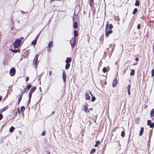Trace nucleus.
<instances>
[{"instance_id":"5fc2aeb1","label":"nucleus","mask_w":154,"mask_h":154,"mask_svg":"<svg viewBox=\"0 0 154 154\" xmlns=\"http://www.w3.org/2000/svg\"><path fill=\"white\" fill-rule=\"evenodd\" d=\"M128 95H130L131 94V93H130V91H128Z\"/></svg>"},{"instance_id":"4d7b16f0","label":"nucleus","mask_w":154,"mask_h":154,"mask_svg":"<svg viewBox=\"0 0 154 154\" xmlns=\"http://www.w3.org/2000/svg\"><path fill=\"white\" fill-rule=\"evenodd\" d=\"M2 97L1 96H0V102L2 100Z\"/></svg>"},{"instance_id":"72a5a7b5","label":"nucleus","mask_w":154,"mask_h":154,"mask_svg":"<svg viewBox=\"0 0 154 154\" xmlns=\"http://www.w3.org/2000/svg\"><path fill=\"white\" fill-rule=\"evenodd\" d=\"M151 75L152 77L154 76V69H152L151 72Z\"/></svg>"},{"instance_id":"7c9ffc66","label":"nucleus","mask_w":154,"mask_h":154,"mask_svg":"<svg viewBox=\"0 0 154 154\" xmlns=\"http://www.w3.org/2000/svg\"><path fill=\"white\" fill-rule=\"evenodd\" d=\"M103 71L104 73L106 72L107 71L106 68V67H104L103 69Z\"/></svg>"},{"instance_id":"0eeeda50","label":"nucleus","mask_w":154,"mask_h":154,"mask_svg":"<svg viewBox=\"0 0 154 154\" xmlns=\"http://www.w3.org/2000/svg\"><path fill=\"white\" fill-rule=\"evenodd\" d=\"M117 82L116 78H115L114 80H113L112 83V86L113 87H115L117 85Z\"/></svg>"},{"instance_id":"1a4fd4ad","label":"nucleus","mask_w":154,"mask_h":154,"mask_svg":"<svg viewBox=\"0 0 154 154\" xmlns=\"http://www.w3.org/2000/svg\"><path fill=\"white\" fill-rule=\"evenodd\" d=\"M108 22L106 24V27H108V29L111 30V29L113 28L112 24H108Z\"/></svg>"},{"instance_id":"bf43d9fd","label":"nucleus","mask_w":154,"mask_h":154,"mask_svg":"<svg viewBox=\"0 0 154 154\" xmlns=\"http://www.w3.org/2000/svg\"><path fill=\"white\" fill-rule=\"evenodd\" d=\"M153 54H154V46H153Z\"/></svg>"},{"instance_id":"2eb2a0df","label":"nucleus","mask_w":154,"mask_h":154,"mask_svg":"<svg viewBox=\"0 0 154 154\" xmlns=\"http://www.w3.org/2000/svg\"><path fill=\"white\" fill-rule=\"evenodd\" d=\"M11 50L12 52H14L15 53H17V52H18L19 53H20V52L19 51L20 50L19 49H17L16 50L11 49Z\"/></svg>"},{"instance_id":"f257e3e1","label":"nucleus","mask_w":154,"mask_h":154,"mask_svg":"<svg viewBox=\"0 0 154 154\" xmlns=\"http://www.w3.org/2000/svg\"><path fill=\"white\" fill-rule=\"evenodd\" d=\"M21 41L20 39H17L13 43L14 48H18L20 46Z\"/></svg>"},{"instance_id":"412c9836","label":"nucleus","mask_w":154,"mask_h":154,"mask_svg":"<svg viewBox=\"0 0 154 154\" xmlns=\"http://www.w3.org/2000/svg\"><path fill=\"white\" fill-rule=\"evenodd\" d=\"M74 36L75 37H76L78 36V33L77 31L76 30H75L74 31Z\"/></svg>"},{"instance_id":"338daca9","label":"nucleus","mask_w":154,"mask_h":154,"mask_svg":"<svg viewBox=\"0 0 154 154\" xmlns=\"http://www.w3.org/2000/svg\"><path fill=\"white\" fill-rule=\"evenodd\" d=\"M104 150H105V149H103V151H104Z\"/></svg>"},{"instance_id":"49530a36","label":"nucleus","mask_w":154,"mask_h":154,"mask_svg":"<svg viewBox=\"0 0 154 154\" xmlns=\"http://www.w3.org/2000/svg\"><path fill=\"white\" fill-rule=\"evenodd\" d=\"M17 111L19 113H20L21 111H20V110L19 108H17Z\"/></svg>"},{"instance_id":"37998d69","label":"nucleus","mask_w":154,"mask_h":154,"mask_svg":"<svg viewBox=\"0 0 154 154\" xmlns=\"http://www.w3.org/2000/svg\"><path fill=\"white\" fill-rule=\"evenodd\" d=\"M30 98H29L28 101L27 102V103H28V105L30 103Z\"/></svg>"},{"instance_id":"ea45409f","label":"nucleus","mask_w":154,"mask_h":154,"mask_svg":"<svg viewBox=\"0 0 154 154\" xmlns=\"http://www.w3.org/2000/svg\"><path fill=\"white\" fill-rule=\"evenodd\" d=\"M137 28L139 29H140V24H138L137 26Z\"/></svg>"},{"instance_id":"4be33fe9","label":"nucleus","mask_w":154,"mask_h":154,"mask_svg":"<svg viewBox=\"0 0 154 154\" xmlns=\"http://www.w3.org/2000/svg\"><path fill=\"white\" fill-rule=\"evenodd\" d=\"M135 71L134 69H132L131 70V72H130V75L131 76L133 75H134Z\"/></svg>"},{"instance_id":"6ab92c4d","label":"nucleus","mask_w":154,"mask_h":154,"mask_svg":"<svg viewBox=\"0 0 154 154\" xmlns=\"http://www.w3.org/2000/svg\"><path fill=\"white\" fill-rule=\"evenodd\" d=\"M90 94L91 95V96H92L91 99V101H94L96 99L95 97L93 95L91 94V92H90Z\"/></svg>"},{"instance_id":"f8f14e48","label":"nucleus","mask_w":154,"mask_h":154,"mask_svg":"<svg viewBox=\"0 0 154 154\" xmlns=\"http://www.w3.org/2000/svg\"><path fill=\"white\" fill-rule=\"evenodd\" d=\"M89 4L90 6L92 8L94 7V0H89Z\"/></svg>"},{"instance_id":"79ce46f5","label":"nucleus","mask_w":154,"mask_h":154,"mask_svg":"<svg viewBox=\"0 0 154 154\" xmlns=\"http://www.w3.org/2000/svg\"><path fill=\"white\" fill-rule=\"evenodd\" d=\"M3 118V115L2 113H0V120H1Z\"/></svg>"},{"instance_id":"052dcab7","label":"nucleus","mask_w":154,"mask_h":154,"mask_svg":"<svg viewBox=\"0 0 154 154\" xmlns=\"http://www.w3.org/2000/svg\"><path fill=\"white\" fill-rule=\"evenodd\" d=\"M23 38H24L23 37H21V39H22V40L23 39Z\"/></svg>"},{"instance_id":"a18cd8bd","label":"nucleus","mask_w":154,"mask_h":154,"mask_svg":"<svg viewBox=\"0 0 154 154\" xmlns=\"http://www.w3.org/2000/svg\"><path fill=\"white\" fill-rule=\"evenodd\" d=\"M38 39V36H36L35 37V38L34 40L36 41L37 42V40Z\"/></svg>"},{"instance_id":"9b49d317","label":"nucleus","mask_w":154,"mask_h":154,"mask_svg":"<svg viewBox=\"0 0 154 154\" xmlns=\"http://www.w3.org/2000/svg\"><path fill=\"white\" fill-rule=\"evenodd\" d=\"M36 89V87L33 86L32 88L30 90L29 92L32 93L34 92Z\"/></svg>"},{"instance_id":"5701e85b","label":"nucleus","mask_w":154,"mask_h":154,"mask_svg":"<svg viewBox=\"0 0 154 154\" xmlns=\"http://www.w3.org/2000/svg\"><path fill=\"white\" fill-rule=\"evenodd\" d=\"M14 127L13 126H12L9 129V131L11 133H12L13 132V131L14 130Z\"/></svg>"},{"instance_id":"3c124183","label":"nucleus","mask_w":154,"mask_h":154,"mask_svg":"<svg viewBox=\"0 0 154 154\" xmlns=\"http://www.w3.org/2000/svg\"><path fill=\"white\" fill-rule=\"evenodd\" d=\"M139 60V59L138 58V57H136L135 59V60L137 62Z\"/></svg>"},{"instance_id":"a878e982","label":"nucleus","mask_w":154,"mask_h":154,"mask_svg":"<svg viewBox=\"0 0 154 154\" xmlns=\"http://www.w3.org/2000/svg\"><path fill=\"white\" fill-rule=\"evenodd\" d=\"M100 144V142L99 140H98L96 142V144L94 146L95 147H97L98 146V145Z\"/></svg>"},{"instance_id":"0e129e2a","label":"nucleus","mask_w":154,"mask_h":154,"mask_svg":"<svg viewBox=\"0 0 154 154\" xmlns=\"http://www.w3.org/2000/svg\"><path fill=\"white\" fill-rule=\"evenodd\" d=\"M54 113V111H53V112H52V114H53V113Z\"/></svg>"},{"instance_id":"13d9d810","label":"nucleus","mask_w":154,"mask_h":154,"mask_svg":"<svg viewBox=\"0 0 154 154\" xmlns=\"http://www.w3.org/2000/svg\"><path fill=\"white\" fill-rule=\"evenodd\" d=\"M152 135V132H151V133L150 134V138L151 137V136Z\"/></svg>"},{"instance_id":"4c0bfd02","label":"nucleus","mask_w":154,"mask_h":154,"mask_svg":"<svg viewBox=\"0 0 154 154\" xmlns=\"http://www.w3.org/2000/svg\"><path fill=\"white\" fill-rule=\"evenodd\" d=\"M115 19L116 21L119 20V18L118 16H116L115 17Z\"/></svg>"},{"instance_id":"09e8293b","label":"nucleus","mask_w":154,"mask_h":154,"mask_svg":"<svg viewBox=\"0 0 154 154\" xmlns=\"http://www.w3.org/2000/svg\"><path fill=\"white\" fill-rule=\"evenodd\" d=\"M52 74V72L51 71H49V76H51V75Z\"/></svg>"},{"instance_id":"ddd939ff","label":"nucleus","mask_w":154,"mask_h":154,"mask_svg":"<svg viewBox=\"0 0 154 154\" xmlns=\"http://www.w3.org/2000/svg\"><path fill=\"white\" fill-rule=\"evenodd\" d=\"M86 100H90V97L88 93H86Z\"/></svg>"},{"instance_id":"774afa93","label":"nucleus","mask_w":154,"mask_h":154,"mask_svg":"<svg viewBox=\"0 0 154 154\" xmlns=\"http://www.w3.org/2000/svg\"><path fill=\"white\" fill-rule=\"evenodd\" d=\"M18 22L19 23V20H18Z\"/></svg>"},{"instance_id":"e433bc0d","label":"nucleus","mask_w":154,"mask_h":154,"mask_svg":"<svg viewBox=\"0 0 154 154\" xmlns=\"http://www.w3.org/2000/svg\"><path fill=\"white\" fill-rule=\"evenodd\" d=\"M36 42L33 40L32 42V44L33 45H35L36 44Z\"/></svg>"},{"instance_id":"6e6552de","label":"nucleus","mask_w":154,"mask_h":154,"mask_svg":"<svg viewBox=\"0 0 154 154\" xmlns=\"http://www.w3.org/2000/svg\"><path fill=\"white\" fill-rule=\"evenodd\" d=\"M82 110L84 111L86 113H87V111H88V108L87 107L86 105H84L82 107Z\"/></svg>"},{"instance_id":"864d4df0","label":"nucleus","mask_w":154,"mask_h":154,"mask_svg":"<svg viewBox=\"0 0 154 154\" xmlns=\"http://www.w3.org/2000/svg\"><path fill=\"white\" fill-rule=\"evenodd\" d=\"M46 154H50V152L49 151H47V153Z\"/></svg>"},{"instance_id":"c85d7f7f","label":"nucleus","mask_w":154,"mask_h":154,"mask_svg":"<svg viewBox=\"0 0 154 154\" xmlns=\"http://www.w3.org/2000/svg\"><path fill=\"white\" fill-rule=\"evenodd\" d=\"M25 107L23 106H21V107L20 108V111L23 112L25 110Z\"/></svg>"},{"instance_id":"f704fd0d","label":"nucleus","mask_w":154,"mask_h":154,"mask_svg":"<svg viewBox=\"0 0 154 154\" xmlns=\"http://www.w3.org/2000/svg\"><path fill=\"white\" fill-rule=\"evenodd\" d=\"M31 85L30 84L26 86V88L27 89H29L31 87Z\"/></svg>"},{"instance_id":"680f3d73","label":"nucleus","mask_w":154,"mask_h":154,"mask_svg":"<svg viewBox=\"0 0 154 154\" xmlns=\"http://www.w3.org/2000/svg\"><path fill=\"white\" fill-rule=\"evenodd\" d=\"M21 11L22 12V14H24L25 12L24 11Z\"/></svg>"},{"instance_id":"e2e57ef3","label":"nucleus","mask_w":154,"mask_h":154,"mask_svg":"<svg viewBox=\"0 0 154 154\" xmlns=\"http://www.w3.org/2000/svg\"><path fill=\"white\" fill-rule=\"evenodd\" d=\"M90 113V111L88 109V111H87V113Z\"/></svg>"},{"instance_id":"c9c22d12","label":"nucleus","mask_w":154,"mask_h":154,"mask_svg":"<svg viewBox=\"0 0 154 154\" xmlns=\"http://www.w3.org/2000/svg\"><path fill=\"white\" fill-rule=\"evenodd\" d=\"M131 85L130 84H129L128 85V87H127L128 91H130V88H131Z\"/></svg>"},{"instance_id":"2f4dec72","label":"nucleus","mask_w":154,"mask_h":154,"mask_svg":"<svg viewBox=\"0 0 154 154\" xmlns=\"http://www.w3.org/2000/svg\"><path fill=\"white\" fill-rule=\"evenodd\" d=\"M96 149H91L90 152L91 154H92L94 153Z\"/></svg>"},{"instance_id":"4468645a","label":"nucleus","mask_w":154,"mask_h":154,"mask_svg":"<svg viewBox=\"0 0 154 154\" xmlns=\"http://www.w3.org/2000/svg\"><path fill=\"white\" fill-rule=\"evenodd\" d=\"M78 23L77 22H75L73 23V26L75 29H76L77 28Z\"/></svg>"},{"instance_id":"f3484780","label":"nucleus","mask_w":154,"mask_h":154,"mask_svg":"<svg viewBox=\"0 0 154 154\" xmlns=\"http://www.w3.org/2000/svg\"><path fill=\"white\" fill-rule=\"evenodd\" d=\"M150 114L151 117L154 116V108L151 111Z\"/></svg>"},{"instance_id":"b1692460","label":"nucleus","mask_w":154,"mask_h":154,"mask_svg":"<svg viewBox=\"0 0 154 154\" xmlns=\"http://www.w3.org/2000/svg\"><path fill=\"white\" fill-rule=\"evenodd\" d=\"M137 11V9L135 8L134 9L132 13L133 14H136Z\"/></svg>"},{"instance_id":"f03ea898","label":"nucleus","mask_w":154,"mask_h":154,"mask_svg":"<svg viewBox=\"0 0 154 154\" xmlns=\"http://www.w3.org/2000/svg\"><path fill=\"white\" fill-rule=\"evenodd\" d=\"M39 56V55L38 54H36L33 60V64L34 65V67L35 68L37 67V65L38 63V60Z\"/></svg>"},{"instance_id":"7ed1b4c3","label":"nucleus","mask_w":154,"mask_h":154,"mask_svg":"<svg viewBox=\"0 0 154 154\" xmlns=\"http://www.w3.org/2000/svg\"><path fill=\"white\" fill-rule=\"evenodd\" d=\"M76 43V39L75 38H72L70 41V44L72 49H74Z\"/></svg>"},{"instance_id":"39448f33","label":"nucleus","mask_w":154,"mask_h":154,"mask_svg":"<svg viewBox=\"0 0 154 154\" xmlns=\"http://www.w3.org/2000/svg\"><path fill=\"white\" fill-rule=\"evenodd\" d=\"M16 69L14 67L11 68L10 71V75L12 76H14L15 74Z\"/></svg>"},{"instance_id":"6e6d98bb","label":"nucleus","mask_w":154,"mask_h":154,"mask_svg":"<svg viewBox=\"0 0 154 154\" xmlns=\"http://www.w3.org/2000/svg\"><path fill=\"white\" fill-rule=\"evenodd\" d=\"M40 33H41V32L37 35L36 36H38V37L40 35Z\"/></svg>"},{"instance_id":"a211bd4d","label":"nucleus","mask_w":154,"mask_h":154,"mask_svg":"<svg viewBox=\"0 0 154 154\" xmlns=\"http://www.w3.org/2000/svg\"><path fill=\"white\" fill-rule=\"evenodd\" d=\"M19 97L18 98V104H19V103H20L22 99L23 95H22V94H21V95H19Z\"/></svg>"},{"instance_id":"8fccbe9b","label":"nucleus","mask_w":154,"mask_h":154,"mask_svg":"<svg viewBox=\"0 0 154 154\" xmlns=\"http://www.w3.org/2000/svg\"><path fill=\"white\" fill-rule=\"evenodd\" d=\"M29 80V77H26V82H27Z\"/></svg>"},{"instance_id":"a19ab883","label":"nucleus","mask_w":154,"mask_h":154,"mask_svg":"<svg viewBox=\"0 0 154 154\" xmlns=\"http://www.w3.org/2000/svg\"><path fill=\"white\" fill-rule=\"evenodd\" d=\"M29 98L31 99V97H32V93H31L30 92H29Z\"/></svg>"},{"instance_id":"423d86ee","label":"nucleus","mask_w":154,"mask_h":154,"mask_svg":"<svg viewBox=\"0 0 154 154\" xmlns=\"http://www.w3.org/2000/svg\"><path fill=\"white\" fill-rule=\"evenodd\" d=\"M66 75L65 72L64 71H63L62 73V78L63 79V82L65 84L66 82Z\"/></svg>"},{"instance_id":"aec40b11","label":"nucleus","mask_w":154,"mask_h":154,"mask_svg":"<svg viewBox=\"0 0 154 154\" xmlns=\"http://www.w3.org/2000/svg\"><path fill=\"white\" fill-rule=\"evenodd\" d=\"M140 5V2L138 0H136L135 3V5L136 6H138Z\"/></svg>"},{"instance_id":"dca6fc26","label":"nucleus","mask_w":154,"mask_h":154,"mask_svg":"<svg viewBox=\"0 0 154 154\" xmlns=\"http://www.w3.org/2000/svg\"><path fill=\"white\" fill-rule=\"evenodd\" d=\"M144 128L141 127L140 129V132L139 133V135L140 136H141L142 135L143 132Z\"/></svg>"},{"instance_id":"20e7f679","label":"nucleus","mask_w":154,"mask_h":154,"mask_svg":"<svg viewBox=\"0 0 154 154\" xmlns=\"http://www.w3.org/2000/svg\"><path fill=\"white\" fill-rule=\"evenodd\" d=\"M108 27H106L105 30L106 36V37H108L109 34L112 33V31L111 30H108Z\"/></svg>"},{"instance_id":"c03bdc74","label":"nucleus","mask_w":154,"mask_h":154,"mask_svg":"<svg viewBox=\"0 0 154 154\" xmlns=\"http://www.w3.org/2000/svg\"><path fill=\"white\" fill-rule=\"evenodd\" d=\"M38 39V36H36L35 37V38L34 40L36 41L37 42V40Z\"/></svg>"},{"instance_id":"58836bf2","label":"nucleus","mask_w":154,"mask_h":154,"mask_svg":"<svg viewBox=\"0 0 154 154\" xmlns=\"http://www.w3.org/2000/svg\"><path fill=\"white\" fill-rule=\"evenodd\" d=\"M151 123V121L150 120H148L147 121V125L148 126H149V125Z\"/></svg>"},{"instance_id":"393cba45","label":"nucleus","mask_w":154,"mask_h":154,"mask_svg":"<svg viewBox=\"0 0 154 154\" xmlns=\"http://www.w3.org/2000/svg\"><path fill=\"white\" fill-rule=\"evenodd\" d=\"M70 66V64L69 63H66L65 66V69H68Z\"/></svg>"},{"instance_id":"de8ad7c7","label":"nucleus","mask_w":154,"mask_h":154,"mask_svg":"<svg viewBox=\"0 0 154 154\" xmlns=\"http://www.w3.org/2000/svg\"><path fill=\"white\" fill-rule=\"evenodd\" d=\"M45 131H43L42 133V136H45Z\"/></svg>"},{"instance_id":"473e14b6","label":"nucleus","mask_w":154,"mask_h":154,"mask_svg":"<svg viewBox=\"0 0 154 154\" xmlns=\"http://www.w3.org/2000/svg\"><path fill=\"white\" fill-rule=\"evenodd\" d=\"M149 126L150 128H153L154 127V123H151Z\"/></svg>"},{"instance_id":"c756f323","label":"nucleus","mask_w":154,"mask_h":154,"mask_svg":"<svg viewBox=\"0 0 154 154\" xmlns=\"http://www.w3.org/2000/svg\"><path fill=\"white\" fill-rule=\"evenodd\" d=\"M125 135V132L124 131H122L121 133V136L122 137H124Z\"/></svg>"},{"instance_id":"bb28decb","label":"nucleus","mask_w":154,"mask_h":154,"mask_svg":"<svg viewBox=\"0 0 154 154\" xmlns=\"http://www.w3.org/2000/svg\"><path fill=\"white\" fill-rule=\"evenodd\" d=\"M52 45H53L52 42H50L48 44V47H49L51 48L52 46Z\"/></svg>"},{"instance_id":"9d476101","label":"nucleus","mask_w":154,"mask_h":154,"mask_svg":"<svg viewBox=\"0 0 154 154\" xmlns=\"http://www.w3.org/2000/svg\"><path fill=\"white\" fill-rule=\"evenodd\" d=\"M71 60L72 59L71 57H67L66 59L65 62L66 63H69L71 62Z\"/></svg>"},{"instance_id":"cd10ccee","label":"nucleus","mask_w":154,"mask_h":154,"mask_svg":"<svg viewBox=\"0 0 154 154\" xmlns=\"http://www.w3.org/2000/svg\"><path fill=\"white\" fill-rule=\"evenodd\" d=\"M8 108V106H6L4 108H3L2 109V112H3L5 111L6 109H7Z\"/></svg>"},{"instance_id":"603ef678","label":"nucleus","mask_w":154,"mask_h":154,"mask_svg":"<svg viewBox=\"0 0 154 154\" xmlns=\"http://www.w3.org/2000/svg\"><path fill=\"white\" fill-rule=\"evenodd\" d=\"M29 89H27V88H26L25 90V91H24V92H26V93H27L28 92V91Z\"/></svg>"},{"instance_id":"69168bd1","label":"nucleus","mask_w":154,"mask_h":154,"mask_svg":"<svg viewBox=\"0 0 154 154\" xmlns=\"http://www.w3.org/2000/svg\"><path fill=\"white\" fill-rule=\"evenodd\" d=\"M13 27H12L11 28V30H13Z\"/></svg>"}]
</instances>
